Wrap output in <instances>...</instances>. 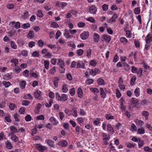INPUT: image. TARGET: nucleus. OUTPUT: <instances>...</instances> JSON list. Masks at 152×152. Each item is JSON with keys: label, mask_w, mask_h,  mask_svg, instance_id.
I'll return each mask as SVG.
<instances>
[{"label": "nucleus", "mask_w": 152, "mask_h": 152, "mask_svg": "<svg viewBox=\"0 0 152 152\" xmlns=\"http://www.w3.org/2000/svg\"><path fill=\"white\" fill-rule=\"evenodd\" d=\"M83 50L80 49L77 50V53L79 56H81L83 53Z\"/></svg>", "instance_id": "nucleus-48"}, {"label": "nucleus", "mask_w": 152, "mask_h": 152, "mask_svg": "<svg viewBox=\"0 0 152 152\" xmlns=\"http://www.w3.org/2000/svg\"><path fill=\"white\" fill-rule=\"evenodd\" d=\"M134 94L136 97H138L140 95V90L139 88H137L135 89L134 91Z\"/></svg>", "instance_id": "nucleus-33"}, {"label": "nucleus", "mask_w": 152, "mask_h": 152, "mask_svg": "<svg viewBox=\"0 0 152 152\" xmlns=\"http://www.w3.org/2000/svg\"><path fill=\"white\" fill-rule=\"evenodd\" d=\"M32 55L34 57H39V53L37 51H35L33 52Z\"/></svg>", "instance_id": "nucleus-50"}, {"label": "nucleus", "mask_w": 152, "mask_h": 152, "mask_svg": "<svg viewBox=\"0 0 152 152\" xmlns=\"http://www.w3.org/2000/svg\"><path fill=\"white\" fill-rule=\"evenodd\" d=\"M41 92L39 90H37V91L34 93V96L36 98L40 100L42 99L41 96Z\"/></svg>", "instance_id": "nucleus-8"}, {"label": "nucleus", "mask_w": 152, "mask_h": 152, "mask_svg": "<svg viewBox=\"0 0 152 152\" xmlns=\"http://www.w3.org/2000/svg\"><path fill=\"white\" fill-rule=\"evenodd\" d=\"M64 35L67 39H68L70 37L68 30L66 29L64 30Z\"/></svg>", "instance_id": "nucleus-34"}, {"label": "nucleus", "mask_w": 152, "mask_h": 152, "mask_svg": "<svg viewBox=\"0 0 152 152\" xmlns=\"http://www.w3.org/2000/svg\"><path fill=\"white\" fill-rule=\"evenodd\" d=\"M140 10L139 8L137 7L134 9V12L136 14H138L140 13Z\"/></svg>", "instance_id": "nucleus-64"}, {"label": "nucleus", "mask_w": 152, "mask_h": 152, "mask_svg": "<svg viewBox=\"0 0 152 152\" xmlns=\"http://www.w3.org/2000/svg\"><path fill=\"white\" fill-rule=\"evenodd\" d=\"M102 140L103 141L104 145H107L108 144L107 142L110 138V136L107 134L104 133H102Z\"/></svg>", "instance_id": "nucleus-1"}, {"label": "nucleus", "mask_w": 152, "mask_h": 152, "mask_svg": "<svg viewBox=\"0 0 152 152\" xmlns=\"http://www.w3.org/2000/svg\"><path fill=\"white\" fill-rule=\"evenodd\" d=\"M2 84L5 88H8L11 85V83L10 82L6 81H3Z\"/></svg>", "instance_id": "nucleus-35"}, {"label": "nucleus", "mask_w": 152, "mask_h": 152, "mask_svg": "<svg viewBox=\"0 0 152 152\" xmlns=\"http://www.w3.org/2000/svg\"><path fill=\"white\" fill-rule=\"evenodd\" d=\"M10 129L11 132V133L9 134V136L10 135H11V134H14L18 132V130L14 126H10Z\"/></svg>", "instance_id": "nucleus-9"}, {"label": "nucleus", "mask_w": 152, "mask_h": 152, "mask_svg": "<svg viewBox=\"0 0 152 152\" xmlns=\"http://www.w3.org/2000/svg\"><path fill=\"white\" fill-rule=\"evenodd\" d=\"M137 133L140 134H142L145 133V130L143 128H139L138 129Z\"/></svg>", "instance_id": "nucleus-37"}, {"label": "nucleus", "mask_w": 152, "mask_h": 152, "mask_svg": "<svg viewBox=\"0 0 152 152\" xmlns=\"http://www.w3.org/2000/svg\"><path fill=\"white\" fill-rule=\"evenodd\" d=\"M86 20L92 23H95L96 22L95 20L93 17H89L87 18Z\"/></svg>", "instance_id": "nucleus-45"}, {"label": "nucleus", "mask_w": 152, "mask_h": 152, "mask_svg": "<svg viewBox=\"0 0 152 152\" xmlns=\"http://www.w3.org/2000/svg\"><path fill=\"white\" fill-rule=\"evenodd\" d=\"M144 150L145 151L147 152H152V149L149 148L148 147H145L144 148Z\"/></svg>", "instance_id": "nucleus-56"}, {"label": "nucleus", "mask_w": 152, "mask_h": 152, "mask_svg": "<svg viewBox=\"0 0 152 152\" xmlns=\"http://www.w3.org/2000/svg\"><path fill=\"white\" fill-rule=\"evenodd\" d=\"M108 5L106 4H104L102 6L103 10L104 11H106L108 9Z\"/></svg>", "instance_id": "nucleus-51"}, {"label": "nucleus", "mask_w": 152, "mask_h": 152, "mask_svg": "<svg viewBox=\"0 0 152 152\" xmlns=\"http://www.w3.org/2000/svg\"><path fill=\"white\" fill-rule=\"evenodd\" d=\"M34 37V31L32 30H30L29 31V38L31 39Z\"/></svg>", "instance_id": "nucleus-46"}, {"label": "nucleus", "mask_w": 152, "mask_h": 152, "mask_svg": "<svg viewBox=\"0 0 152 152\" xmlns=\"http://www.w3.org/2000/svg\"><path fill=\"white\" fill-rule=\"evenodd\" d=\"M151 34H148L145 37V41L146 43L149 44L152 41V36L150 37Z\"/></svg>", "instance_id": "nucleus-12"}, {"label": "nucleus", "mask_w": 152, "mask_h": 152, "mask_svg": "<svg viewBox=\"0 0 152 152\" xmlns=\"http://www.w3.org/2000/svg\"><path fill=\"white\" fill-rule=\"evenodd\" d=\"M89 32L88 31H84L80 35L81 38L83 40L87 39L89 37Z\"/></svg>", "instance_id": "nucleus-6"}, {"label": "nucleus", "mask_w": 152, "mask_h": 152, "mask_svg": "<svg viewBox=\"0 0 152 152\" xmlns=\"http://www.w3.org/2000/svg\"><path fill=\"white\" fill-rule=\"evenodd\" d=\"M126 147L128 148H131L134 147L135 146V144L133 143L127 142L126 143Z\"/></svg>", "instance_id": "nucleus-25"}, {"label": "nucleus", "mask_w": 152, "mask_h": 152, "mask_svg": "<svg viewBox=\"0 0 152 152\" xmlns=\"http://www.w3.org/2000/svg\"><path fill=\"white\" fill-rule=\"evenodd\" d=\"M10 61L11 63H13L15 64V66H16V65L18 64V60L16 59H12Z\"/></svg>", "instance_id": "nucleus-47"}, {"label": "nucleus", "mask_w": 152, "mask_h": 152, "mask_svg": "<svg viewBox=\"0 0 152 152\" xmlns=\"http://www.w3.org/2000/svg\"><path fill=\"white\" fill-rule=\"evenodd\" d=\"M37 15L39 18H42L43 16V14L41 10H39L37 12Z\"/></svg>", "instance_id": "nucleus-38"}, {"label": "nucleus", "mask_w": 152, "mask_h": 152, "mask_svg": "<svg viewBox=\"0 0 152 152\" xmlns=\"http://www.w3.org/2000/svg\"><path fill=\"white\" fill-rule=\"evenodd\" d=\"M90 65L93 66H95L97 64L96 62L94 60H92L90 62Z\"/></svg>", "instance_id": "nucleus-44"}, {"label": "nucleus", "mask_w": 152, "mask_h": 152, "mask_svg": "<svg viewBox=\"0 0 152 152\" xmlns=\"http://www.w3.org/2000/svg\"><path fill=\"white\" fill-rule=\"evenodd\" d=\"M143 70L142 69L140 68L139 69H138L136 73H137V76L138 77H141L142 75Z\"/></svg>", "instance_id": "nucleus-23"}, {"label": "nucleus", "mask_w": 152, "mask_h": 152, "mask_svg": "<svg viewBox=\"0 0 152 152\" xmlns=\"http://www.w3.org/2000/svg\"><path fill=\"white\" fill-rule=\"evenodd\" d=\"M12 78V75L9 73H7L3 76V79L5 80H8Z\"/></svg>", "instance_id": "nucleus-18"}, {"label": "nucleus", "mask_w": 152, "mask_h": 152, "mask_svg": "<svg viewBox=\"0 0 152 152\" xmlns=\"http://www.w3.org/2000/svg\"><path fill=\"white\" fill-rule=\"evenodd\" d=\"M11 136V139L12 140L14 141V142H16L18 140V137L14 134H12L10 135Z\"/></svg>", "instance_id": "nucleus-15"}, {"label": "nucleus", "mask_w": 152, "mask_h": 152, "mask_svg": "<svg viewBox=\"0 0 152 152\" xmlns=\"http://www.w3.org/2000/svg\"><path fill=\"white\" fill-rule=\"evenodd\" d=\"M134 121L136 123L137 125L140 124L142 126L144 124L143 121L137 119L134 120Z\"/></svg>", "instance_id": "nucleus-30"}, {"label": "nucleus", "mask_w": 152, "mask_h": 152, "mask_svg": "<svg viewBox=\"0 0 152 152\" xmlns=\"http://www.w3.org/2000/svg\"><path fill=\"white\" fill-rule=\"evenodd\" d=\"M144 144V142L143 140H142L140 139L138 141V145L139 148H140L142 147L143 146Z\"/></svg>", "instance_id": "nucleus-40"}, {"label": "nucleus", "mask_w": 152, "mask_h": 152, "mask_svg": "<svg viewBox=\"0 0 152 152\" xmlns=\"http://www.w3.org/2000/svg\"><path fill=\"white\" fill-rule=\"evenodd\" d=\"M45 142L47 143L50 148H55L54 142L53 141L51 140L46 139L45 140Z\"/></svg>", "instance_id": "nucleus-3"}, {"label": "nucleus", "mask_w": 152, "mask_h": 152, "mask_svg": "<svg viewBox=\"0 0 152 152\" xmlns=\"http://www.w3.org/2000/svg\"><path fill=\"white\" fill-rule=\"evenodd\" d=\"M120 41L124 44H126L128 42V40L124 37H121L120 38Z\"/></svg>", "instance_id": "nucleus-29"}, {"label": "nucleus", "mask_w": 152, "mask_h": 152, "mask_svg": "<svg viewBox=\"0 0 152 152\" xmlns=\"http://www.w3.org/2000/svg\"><path fill=\"white\" fill-rule=\"evenodd\" d=\"M59 79L58 77H55L53 79V83L54 86L56 87L58 86V83L59 80Z\"/></svg>", "instance_id": "nucleus-19"}, {"label": "nucleus", "mask_w": 152, "mask_h": 152, "mask_svg": "<svg viewBox=\"0 0 152 152\" xmlns=\"http://www.w3.org/2000/svg\"><path fill=\"white\" fill-rule=\"evenodd\" d=\"M56 67L55 66L53 67L52 68H51L49 70V73L53 75L56 72Z\"/></svg>", "instance_id": "nucleus-36"}, {"label": "nucleus", "mask_w": 152, "mask_h": 152, "mask_svg": "<svg viewBox=\"0 0 152 152\" xmlns=\"http://www.w3.org/2000/svg\"><path fill=\"white\" fill-rule=\"evenodd\" d=\"M91 50L90 49H89L87 51V56L88 58L91 57Z\"/></svg>", "instance_id": "nucleus-63"}, {"label": "nucleus", "mask_w": 152, "mask_h": 152, "mask_svg": "<svg viewBox=\"0 0 152 152\" xmlns=\"http://www.w3.org/2000/svg\"><path fill=\"white\" fill-rule=\"evenodd\" d=\"M57 144L61 147H66L67 145L68 142L66 140H62L59 141Z\"/></svg>", "instance_id": "nucleus-5"}, {"label": "nucleus", "mask_w": 152, "mask_h": 152, "mask_svg": "<svg viewBox=\"0 0 152 152\" xmlns=\"http://www.w3.org/2000/svg\"><path fill=\"white\" fill-rule=\"evenodd\" d=\"M41 104L39 103L37 104V105L35 107V112L36 113L38 114L40 112V109L41 107Z\"/></svg>", "instance_id": "nucleus-14"}, {"label": "nucleus", "mask_w": 152, "mask_h": 152, "mask_svg": "<svg viewBox=\"0 0 152 152\" xmlns=\"http://www.w3.org/2000/svg\"><path fill=\"white\" fill-rule=\"evenodd\" d=\"M102 38L107 43L109 42L111 39L110 36L106 35H103Z\"/></svg>", "instance_id": "nucleus-10"}, {"label": "nucleus", "mask_w": 152, "mask_h": 152, "mask_svg": "<svg viewBox=\"0 0 152 152\" xmlns=\"http://www.w3.org/2000/svg\"><path fill=\"white\" fill-rule=\"evenodd\" d=\"M51 27L54 28H57L59 27L58 23L55 22H53L51 24Z\"/></svg>", "instance_id": "nucleus-52"}, {"label": "nucleus", "mask_w": 152, "mask_h": 152, "mask_svg": "<svg viewBox=\"0 0 152 152\" xmlns=\"http://www.w3.org/2000/svg\"><path fill=\"white\" fill-rule=\"evenodd\" d=\"M7 7L8 9H13L14 7V5L13 4H9L7 5Z\"/></svg>", "instance_id": "nucleus-60"}, {"label": "nucleus", "mask_w": 152, "mask_h": 152, "mask_svg": "<svg viewBox=\"0 0 152 152\" xmlns=\"http://www.w3.org/2000/svg\"><path fill=\"white\" fill-rule=\"evenodd\" d=\"M50 121L55 125H56L58 122L56 121V119L53 117H51L49 119Z\"/></svg>", "instance_id": "nucleus-17"}, {"label": "nucleus", "mask_w": 152, "mask_h": 152, "mask_svg": "<svg viewBox=\"0 0 152 152\" xmlns=\"http://www.w3.org/2000/svg\"><path fill=\"white\" fill-rule=\"evenodd\" d=\"M62 89L63 92L66 93L68 91V86L66 84H64L62 86Z\"/></svg>", "instance_id": "nucleus-24"}, {"label": "nucleus", "mask_w": 152, "mask_h": 152, "mask_svg": "<svg viewBox=\"0 0 152 152\" xmlns=\"http://www.w3.org/2000/svg\"><path fill=\"white\" fill-rule=\"evenodd\" d=\"M53 101L52 100H50L49 101V104L48 103H45V106L47 107H50L51 105H52V104L53 103Z\"/></svg>", "instance_id": "nucleus-58"}, {"label": "nucleus", "mask_w": 152, "mask_h": 152, "mask_svg": "<svg viewBox=\"0 0 152 152\" xmlns=\"http://www.w3.org/2000/svg\"><path fill=\"white\" fill-rule=\"evenodd\" d=\"M138 102V101L137 99L134 98H132L131 101V104H133V106L135 107L136 106L137 103Z\"/></svg>", "instance_id": "nucleus-39"}, {"label": "nucleus", "mask_w": 152, "mask_h": 152, "mask_svg": "<svg viewBox=\"0 0 152 152\" xmlns=\"http://www.w3.org/2000/svg\"><path fill=\"white\" fill-rule=\"evenodd\" d=\"M36 148L41 152H43L47 149L46 147L41 145L40 144H37L36 145Z\"/></svg>", "instance_id": "nucleus-2"}, {"label": "nucleus", "mask_w": 152, "mask_h": 152, "mask_svg": "<svg viewBox=\"0 0 152 152\" xmlns=\"http://www.w3.org/2000/svg\"><path fill=\"white\" fill-rule=\"evenodd\" d=\"M15 107L16 106L14 104L12 103H10L9 107L11 110H13Z\"/></svg>", "instance_id": "nucleus-49"}, {"label": "nucleus", "mask_w": 152, "mask_h": 152, "mask_svg": "<svg viewBox=\"0 0 152 152\" xmlns=\"http://www.w3.org/2000/svg\"><path fill=\"white\" fill-rule=\"evenodd\" d=\"M136 78L135 76H133L132 77L131 79L130 85L132 86H133L134 84V82L135 81Z\"/></svg>", "instance_id": "nucleus-27"}, {"label": "nucleus", "mask_w": 152, "mask_h": 152, "mask_svg": "<svg viewBox=\"0 0 152 152\" xmlns=\"http://www.w3.org/2000/svg\"><path fill=\"white\" fill-rule=\"evenodd\" d=\"M94 41L95 42L97 43L99 40V36L96 33H94L93 36Z\"/></svg>", "instance_id": "nucleus-11"}, {"label": "nucleus", "mask_w": 152, "mask_h": 152, "mask_svg": "<svg viewBox=\"0 0 152 152\" xmlns=\"http://www.w3.org/2000/svg\"><path fill=\"white\" fill-rule=\"evenodd\" d=\"M36 118L37 120H44L45 118L43 115H41L37 116Z\"/></svg>", "instance_id": "nucleus-59"}, {"label": "nucleus", "mask_w": 152, "mask_h": 152, "mask_svg": "<svg viewBox=\"0 0 152 152\" xmlns=\"http://www.w3.org/2000/svg\"><path fill=\"white\" fill-rule=\"evenodd\" d=\"M58 64L60 67H62L64 66V63L61 59H59L58 60Z\"/></svg>", "instance_id": "nucleus-22"}, {"label": "nucleus", "mask_w": 152, "mask_h": 152, "mask_svg": "<svg viewBox=\"0 0 152 152\" xmlns=\"http://www.w3.org/2000/svg\"><path fill=\"white\" fill-rule=\"evenodd\" d=\"M11 47L13 49H16L17 48V46L15 42L13 41H12L10 42Z\"/></svg>", "instance_id": "nucleus-41"}, {"label": "nucleus", "mask_w": 152, "mask_h": 152, "mask_svg": "<svg viewBox=\"0 0 152 152\" xmlns=\"http://www.w3.org/2000/svg\"><path fill=\"white\" fill-rule=\"evenodd\" d=\"M6 148L8 149H11L13 147L11 143L9 141L7 140L5 142Z\"/></svg>", "instance_id": "nucleus-13"}, {"label": "nucleus", "mask_w": 152, "mask_h": 152, "mask_svg": "<svg viewBox=\"0 0 152 152\" xmlns=\"http://www.w3.org/2000/svg\"><path fill=\"white\" fill-rule=\"evenodd\" d=\"M91 91L94 92V94H96L99 92L98 90L96 88H91L90 89Z\"/></svg>", "instance_id": "nucleus-53"}, {"label": "nucleus", "mask_w": 152, "mask_h": 152, "mask_svg": "<svg viewBox=\"0 0 152 152\" xmlns=\"http://www.w3.org/2000/svg\"><path fill=\"white\" fill-rule=\"evenodd\" d=\"M94 80L92 79H87L86 81V84L88 85L92 84Z\"/></svg>", "instance_id": "nucleus-42"}, {"label": "nucleus", "mask_w": 152, "mask_h": 152, "mask_svg": "<svg viewBox=\"0 0 152 152\" xmlns=\"http://www.w3.org/2000/svg\"><path fill=\"white\" fill-rule=\"evenodd\" d=\"M142 115L145 117V119L147 120L148 119V116L149 115V113L146 111H143L142 113Z\"/></svg>", "instance_id": "nucleus-32"}, {"label": "nucleus", "mask_w": 152, "mask_h": 152, "mask_svg": "<svg viewBox=\"0 0 152 152\" xmlns=\"http://www.w3.org/2000/svg\"><path fill=\"white\" fill-rule=\"evenodd\" d=\"M26 84V82L25 81L23 80L21 82V83H20L19 85L21 88L23 89L25 88Z\"/></svg>", "instance_id": "nucleus-31"}, {"label": "nucleus", "mask_w": 152, "mask_h": 152, "mask_svg": "<svg viewBox=\"0 0 152 152\" xmlns=\"http://www.w3.org/2000/svg\"><path fill=\"white\" fill-rule=\"evenodd\" d=\"M107 130L109 132H111L112 134H113L114 132L113 128L110 124H108L107 125Z\"/></svg>", "instance_id": "nucleus-28"}, {"label": "nucleus", "mask_w": 152, "mask_h": 152, "mask_svg": "<svg viewBox=\"0 0 152 152\" xmlns=\"http://www.w3.org/2000/svg\"><path fill=\"white\" fill-rule=\"evenodd\" d=\"M100 119L97 118L94 121V124L96 125H98L100 123Z\"/></svg>", "instance_id": "nucleus-57"}, {"label": "nucleus", "mask_w": 152, "mask_h": 152, "mask_svg": "<svg viewBox=\"0 0 152 152\" xmlns=\"http://www.w3.org/2000/svg\"><path fill=\"white\" fill-rule=\"evenodd\" d=\"M67 99V96L66 94H63L61 96L60 101L65 102Z\"/></svg>", "instance_id": "nucleus-20"}, {"label": "nucleus", "mask_w": 152, "mask_h": 152, "mask_svg": "<svg viewBox=\"0 0 152 152\" xmlns=\"http://www.w3.org/2000/svg\"><path fill=\"white\" fill-rule=\"evenodd\" d=\"M118 16L116 14H114L111 18L112 22H114L116 21V19H117Z\"/></svg>", "instance_id": "nucleus-54"}, {"label": "nucleus", "mask_w": 152, "mask_h": 152, "mask_svg": "<svg viewBox=\"0 0 152 152\" xmlns=\"http://www.w3.org/2000/svg\"><path fill=\"white\" fill-rule=\"evenodd\" d=\"M19 113L20 114H24L25 112V109L24 107H22L20 108L18 111Z\"/></svg>", "instance_id": "nucleus-61"}, {"label": "nucleus", "mask_w": 152, "mask_h": 152, "mask_svg": "<svg viewBox=\"0 0 152 152\" xmlns=\"http://www.w3.org/2000/svg\"><path fill=\"white\" fill-rule=\"evenodd\" d=\"M12 24V26H14L16 29H18L20 27V23L19 22L15 23V21H12L10 22V24Z\"/></svg>", "instance_id": "nucleus-7"}, {"label": "nucleus", "mask_w": 152, "mask_h": 152, "mask_svg": "<svg viewBox=\"0 0 152 152\" xmlns=\"http://www.w3.org/2000/svg\"><path fill=\"white\" fill-rule=\"evenodd\" d=\"M100 94L101 97L103 98H104L105 97V94L102 88H100Z\"/></svg>", "instance_id": "nucleus-26"}, {"label": "nucleus", "mask_w": 152, "mask_h": 152, "mask_svg": "<svg viewBox=\"0 0 152 152\" xmlns=\"http://www.w3.org/2000/svg\"><path fill=\"white\" fill-rule=\"evenodd\" d=\"M44 64L45 68L47 70L48 69L49 64V61H45L44 62Z\"/></svg>", "instance_id": "nucleus-43"}, {"label": "nucleus", "mask_w": 152, "mask_h": 152, "mask_svg": "<svg viewBox=\"0 0 152 152\" xmlns=\"http://www.w3.org/2000/svg\"><path fill=\"white\" fill-rule=\"evenodd\" d=\"M83 92L82 89L80 87L78 88L77 93L78 96L80 98H82L83 97Z\"/></svg>", "instance_id": "nucleus-16"}, {"label": "nucleus", "mask_w": 152, "mask_h": 152, "mask_svg": "<svg viewBox=\"0 0 152 152\" xmlns=\"http://www.w3.org/2000/svg\"><path fill=\"white\" fill-rule=\"evenodd\" d=\"M116 97L118 98H119L121 96V94L118 89L117 88L116 89Z\"/></svg>", "instance_id": "nucleus-55"}, {"label": "nucleus", "mask_w": 152, "mask_h": 152, "mask_svg": "<svg viewBox=\"0 0 152 152\" xmlns=\"http://www.w3.org/2000/svg\"><path fill=\"white\" fill-rule=\"evenodd\" d=\"M69 93L71 96H73L75 94V91L74 88H72L70 90Z\"/></svg>", "instance_id": "nucleus-62"}, {"label": "nucleus", "mask_w": 152, "mask_h": 152, "mask_svg": "<svg viewBox=\"0 0 152 152\" xmlns=\"http://www.w3.org/2000/svg\"><path fill=\"white\" fill-rule=\"evenodd\" d=\"M97 11V8L94 5L91 6L89 9L90 13L93 14H95Z\"/></svg>", "instance_id": "nucleus-4"}, {"label": "nucleus", "mask_w": 152, "mask_h": 152, "mask_svg": "<svg viewBox=\"0 0 152 152\" xmlns=\"http://www.w3.org/2000/svg\"><path fill=\"white\" fill-rule=\"evenodd\" d=\"M97 83L99 85H104L105 84L104 80L101 78H99L97 81Z\"/></svg>", "instance_id": "nucleus-21"}]
</instances>
